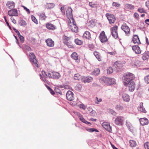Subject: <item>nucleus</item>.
I'll use <instances>...</instances> for the list:
<instances>
[{
    "label": "nucleus",
    "instance_id": "f257e3e1",
    "mask_svg": "<svg viewBox=\"0 0 149 149\" xmlns=\"http://www.w3.org/2000/svg\"><path fill=\"white\" fill-rule=\"evenodd\" d=\"M135 77L133 74L129 73L124 75L123 77L124 85L127 86L132 80L134 79Z\"/></svg>",
    "mask_w": 149,
    "mask_h": 149
},
{
    "label": "nucleus",
    "instance_id": "f03ea898",
    "mask_svg": "<svg viewBox=\"0 0 149 149\" xmlns=\"http://www.w3.org/2000/svg\"><path fill=\"white\" fill-rule=\"evenodd\" d=\"M69 28L73 32H77L78 28L76 25L74 19H71V20H68Z\"/></svg>",
    "mask_w": 149,
    "mask_h": 149
},
{
    "label": "nucleus",
    "instance_id": "7ed1b4c3",
    "mask_svg": "<svg viewBox=\"0 0 149 149\" xmlns=\"http://www.w3.org/2000/svg\"><path fill=\"white\" fill-rule=\"evenodd\" d=\"M100 81L102 83H104L107 85L114 84L115 83V80L113 78H109L105 77H103L100 79Z\"/></svg>",
    "mask_w": 149,
    "mask_h": 149
},
{
    "label": "nucleus",
    "instance_id": "20e7f679",
    "mask_svg": "<svg viewBox=\"0 0 149 149\" xmlns=\"http://www.w3.org/2000/svg\"><path fill=\"white\" fill-rule=\"evenodd\" d=\"M125 118L124 117L119 116H117L115 118L114 123L117 125L122 126L124 123Z\"/></svg>",
    "mask_w": 149,
    "mask_h": 149
},
{
    "label": "nucleus",
    "instance_id": "39448f33",
    "mask_svg": "<svg viewBox=\"0 0 149 149\" xmlns=\"http://www.w3.org/2000/svg\"><path fill=\"white\" fill-rule=\"evenodd\" d=\"M118 27L116 25L111 29V33L112 36L115 39L118 37L117 32Z\"/></svg>",
    "mask_w": 149,
    "mask_h": 149
},
{
    "label": "nucleus",
    "instance_id": "423d86ee",
    "mask_svg": "<svg viewBox=\"0 0 149 149\" xmlns=\"http://www.w3.org/2000/svg\"><path fill=\"white\" fill-rule=\"evenodd\" d=\"M106 16L109 20L110 24H112L114 23L116 19L114 15L111 14L107 13L106 14Z\"/></svg>",
    "mask_w": 149,
    "mask_h": 149
},
{
    "label": "nucleus",
    "instance_id": "0eeeda50",
    "mask_svg": "<svg viewBox=\"0 0 149 149\" xmlns=\"http://www.w3.org/2000/svg\"><path fill=\"white\" fill-rule=\"evenodd\" d=\"M48 76L49 78L58 79L61 77L60 73L56 72H50L48 73Z\"/></svg>",
    "mask_w": 149,
    "mask_h": 149
},
{
    "label": "nucleus",
    "instance_id": "6e6552de",
    "mask_svg": "<svg viewBox=\"0 0 149 149\" xmlns=\"http://www.w3.org/2000/svg\"><path fill=\"white\" fill-rule=\"evenodd\" d=\"M29 56L31 61L35 64L36 67H38V62L36 59V57L34 54L33 52L29 54Z\"/></svg>",
    "mask_w": 149,
    "mask_h": 149
},
{
    "label": "nucleus",
    "instance_id": "1a4fd4ad",
    "mask_svg": "<svg viewBox=\"0 0 149 149\" xmlns=\"http://www.w3.org/2000/svg\"><path fill=\"white\" fill-rule=\"evenodd\" d=\"M29 56L31 61L35 64L36 67H38V62L36 59V57L34 54L33 52L29 54Z\"/></svg>",
    "mask_w": 149,
    "mask_h": 149
},
{
    "label": "nucleus",
    "instance_id": "9d476101",
    "mask_svg": "<svg viewBox=\"0 0 149 149\" xmlns=\"http://www.w3.org/2000/svg\"><path fill=\"white\" fill-rule=\"evenodd\" d=\"M72 9L70 7H68L66 9V15L69 19L68 20H71L72 19H74L72 13Z\"/></svg>",
    "mask_w": 149,
    "mask_h": 149
},
{
    "label": "nucleus",
    "instance_id": "9b49d317",
    "mask_svg": "<svg viewBox=\"0 0 149 149\" xmlns=\"http://www.w3.org/2000/svg\"><path fill=\"white\" fill-rule=\"evenodd\" d=\"M99 39L101 42L102 43L106 42L108 41V39L107 36L104 31H102L100 34Z\"/></svg>",
    "mask_w": 149,
    "mask_h": 149
},
{
    "label": "nucleus",
    "instance_id": "f8f14e48",
    "mask_svg": "<svg viewBox=\"0 0 149 149\" xmlns=\"http://www.w3.org/2000/svg\"><path fill=\"white\" fill-rule=\"evenodd\" d=\"M121 28L125 32L126 34L129 35L130 34V28L125 24H124L122 25Z\"/></svg>",
    "mask_w": 149,
    "mask_h": 149
},
{
    "label": "nucleus",
    "instance_id": "ddd939ff",
    "mask_svg": "<svg viewBox=\"0 0 149 149\" xmlns=\"http://www.w3.org/2000/svg\"><path fill=\"white\" fill-rule=\"evenodd\" d=\"M93 80V78L90 76H84L82 77L81 79V81L85 83H90Z\"/></svg>",
    "mask_w": 149,
    "mask_h": 149
},
{
    "label": "nucleus",
    "instance_id": "4468645a",
    "mask_svg": "<svg viewBox=\"0 0 149 149\" xmlns=\"http://www.w3.org/2000/svg\"><path fill=\"white\" fill-rule=\"evenodd\" d=\"M66 97L68 100L69 101H72L74 99V94L71 91H68L66 94Z\"/></svg>",
    "mask_w": 149,
    "mask_h": 149
},
{
    "label": "nucleus",
    "instance_id": "2eb2a0df",
    "mask_svg": "<svg viewBox=\"0 0 149 149\" xmlns=\"http://www.w3.org/2000/svg\"><path fill=\"white\" fill-rule=\"evenodd\" d=\"M139 121L141 124L143 126L147 125L148 123V120L147 118H140Z\"/></svg>",
    "mask_w": 149,
    "mask_h": 149
},
{
    "label": "nucleus",
    "instance_id": "dca6fc26",
    "mask_svg": "<svg viewBox=\"0 0 149 149\" xmlns=\"http://www.w3.org/2000/svg\"><path fill=\"white\" fill-rule=\"evenodd\" d=\"M102 127L107 131L110 132L111 131V127L109 123L106 122H104L102 124Z\"/></svg>",
    "mask_w": 149,
    "mask_h": 149
},
{
    "label": "nucleus",
    "instance_id": "f3484780",
    "mask_svg": "<svg viewBox=\"0 0 149 149\" xmlns=\"http://www.w3.org/2000/svg\"><path fill=\"white\" fill-rule=\"evenodd\" d=\"M8 14L10 16H17L18 13L16 9H13L9 10L8 12Z\"/></svg>",
    "mask_w": 149,
    "mask_h": 149
},
{
    "label": "nucleus",
    "instance_id": "a211bd4d",
    "mask_svg": "<svg viewBox=\"0 0 149 149\" xmlns=\"http://www.w3.org/2000/svg\"><path fill=\"white\" fill-rule=\"evenodd\" d=\"M129 90L130 91L132 92L135 89L136 85L134 81H131L129 83Z\"/></svg>",
    "mask_w": 149,
    "mask_h": 149
},
{
    "label": "nucleus",
    "instance_id": "6ab92c4d",
    "mask_svg": "<svg viewBox=\"0 0 149 149\" xmlns=\"http://www.w3.org/2000/svg\"><path fill=\"white\" fill-rule=\"evenodd\" d=\"M96 21L95 19H92L89 21L87 23L88 26L89 28H93L95 25Z\"/></svg>",
    "mask_w": 149,
    "mask_h": 149
},
{
    "label": "nucleus",
    "instance_id": "aec40b11",
    "mask_svg": "<svg viewBox=\"0 0 149 149\" xmlns=\"http://www.w3.org/2000/svg\"><path fill=\"white\" fill-rule=\"evenodd\" d=\"M132 41L134 44L141 43L138 36L137 35H134Z\"/></svg>",
    "mask_w": 149,
    "mask_h": 149
},
{
    "label": "nucleus",
    "instance_id": "412c9836",
    "mask_svg": "<svg viewBox=\"0 0 149 149\" xmlns=\"http://www.w3.org/2000/svg\"><path fill=\"white\" fill-rule=\"evenodd\" d=\"M45 42L47 43V45L49 47H53L54 46V42L51 39H47L46 40Z\"/></svg>",
    "mask_w": 149,
    "mask_h": 149
},
{
    "label": "nucleus",
    "instance_id": "4be33fe9",
    "mask_svg": "<svg viewBox=\"0 0 149 149\" xmlns=\"http://www.w3.org/2000/svg\"><path fill=\"white\" fill-rule=\"evenodd\" d=\"M133 50L135 52L136 54H139L141 53V51L139 47L137 45H135L132 47Z\"/></svg>",
    "mask_w": 149,
    "mask_h": 149
},
{
    "label": "nucleus",
    "instance_id": "5701e85b",
    "mask_svg": "<svg viewBox=\"0 0 149 149\" xmlns=\"http://www.w3.org/2000/svg\"><path fill=\"white\" fill-rule=\"evenodd\" d=\"M83 37L87 39L90 40L91 39V35L90 32L88 31H85L83 34Z\"/></svg>",
    "mask_w": 149,
    "mask_h": 149
},
{
    "label": "nucleus",
    "instance_id": "b1692460",
    "mask_svg": "<svg viewBox=\"0 0 149 149\" xmlns=\"http://www.w3.org/2000/svg\"><path fill=\"white\" fill-rule=\"evenodd\" d=\"M46 27L49 30H54L56 29V26L53 24L51 23L46 24Z\"/></svg>",
    "mask_w": 149,
    "mask_h": 149
},
{
    "label": "nucleus",
    "instance_id": "393cba45",
    "mask_svg": "<svg viewBox=\"0 0 149 149\" xmlns=\"http://www.w3.org/2000/svg\"><path fill=\"white\" fill-rule=\"evenodd\" d=\"M138 109L139 111L141 112L144 113L146 112V110L143 107V103H141L139 105L138 108Z\"/></svg>",
    "mask_w": 149,
    "mask_h": 149
},
{
    "label": "nucleus",
    "instance_id": "a878e982",
    "mask_svg": "<svg viewBox=\"0 0 149 149\" xmlns=\"http://www.w3.org/2000/svg\"><path fill=\"white\" fill-rule=\"evenodd\" d=\"M71 57L73 59L75 60H80V58L78 54L76 52H73L71 55Z\"/></svg>",
    "mask_w": 149,
    "mask_h": 149
},
{
    "label": "nucleus",
    "instance_id": "bb28decb",
    "mask_svg": "<svg viewBox=\"0 0 149 149\" xmlns=\"http://www.w3.org/2000/svg\"><path fill=\"white\" fill-rule=\"evenodd\" d=\"M6 6L9 9H12L15 7V4L13 1H8L6 4Z\"/></svg>",
    "mask_w": 149,
    "mask_h": 149
},
{
    "label": "nucleus",
    "instance_id": "cd10ccee",
    "mask_svg": "<svg viewBox=\"0 0 149 149\" xmlns=\"http://www.w3.org/2000/svg\"><path fill=\"white\" fill-rule=\"evenodd\" d=\"M122 97L123 100L125 102H128L130 99V96L126 93H123V94Z\"/></svg>",
    "mask_w": 149,
    "mask_h": 149
},
{
    "label": "nucleus",
    "instance_id": "c85d7f7f",
    "mask_svg": "<svg viewBox=\"0 0 149 149\" xmlns=\"http://www.w3.org/2000/svg\"><path fill=\"white\" fill-rule=\"evenodd\" d=\"M94 54L99 61H101V57L99 52L95 51L94 52Z\"/></svg>",
    "mask_w": 149,
    "mask_h": 149
},
{
    "label": "nucleus",
    "instance_id": "c756f323",
    "mask_svg": "<svg viewBox=\"0 0 149 149\" xmlns=\"http://www.w3.org/2000/svg\"><path fill=\"white\" fill-rule=\"evenodd\" d=\"M130 146L132 147H134L136 145V141L133 140H130L129 141Z\"/></svg>",
    "mask_w": 149,
    "mask_h": 149
},
{
    "label": "nucleus",
    "instance_id": "7c9ffc66",
    "mask_svg": "<svg viewBox=\"0 0 149 149\" xmlns=\"http://www.w3.org/2000/svg\"><path fill=\"white\" fill-rule=\"evenodd\" d=\"M39 16L40 19L42 20H45L46 17L45 15V14L44 13H41L39 14Z\"/></svg>",
    "mask_w": 149,
    "mask_h": 149
},
{
    "label": "nucleus",
    "instance_id": "2f4dec72",
    "mask_svg": "<svg viewBox=\"0 0 149 149\" xmlns=\"http://www.w3.org/2000/svg\"><path fill=\"white\" fill-rule=\"evenodd\" d=\"M100 72V70L98 68L95 69L92 72V74L94 75L95 76L99 74Z\"/></svg>",
    "mask_w": 149,
    "mask_h": 149
},
{
    "label": "nucleus",
    "instance_id": "473e14b6",
    "mask_svg": "<svg viewBox=\"0 0 149 149\" xmlns=\"http://www.w3.org/2000/svg\"><path fill=\"white\" fill-rule=\"evenodd\" d=\"M55 5L53 3H47L45 5L47 9H51L54 7Z\"/></svg>",
    "mask_w": 149,
    "mask_h": 149
},
{
    "label": "nucleus",
    "instance_id": "72a5a7b5",
    "mask_svg": "<svg viewBox=\"0 0 149 149\" xmlns=\"http://www.w3.org/2000/svg\"><path fill=\"white\" fill-rule=\"evenodd\" d=\"M149 57V55L147 52H145L143 54L142 58L143 60H147Z\"/></svg>",
    "mask_w": 149,
    "mask_h": 149
},
{
    "label": "nucleus",
    "instance_id": "f704fd0d",
    "mask_svg": "<svg viewBox=\"0 0 149 149\" xmlns=\"http://www.w3.org/2000/svg\"><path fill=\"white\" fill-rule=\"evenodd\" d=\"M82 77H81L79 74H76L74 75V79L75 80H79L80 79L81 80Z\"/></svg>",
    "mask_w": 149,
    "mask_h": 149
},
{
    "label": "nucleus",
    "instance_id": "c9c22d12",
    "mask_svg": "<svg viewBox=\"0 0 149 149\" xmlns=\"http://www.w3.org/2000/svg\"><path fill=\"white\" fill-rule=\"evenodd\" d=\"M125 7L127 8L132 10L134 8V6L130 4H126L125 5Z\"/></svg>",
    "mask_w": 149,
    "mask_h": 149
},
{
    "label": "nucleus",
    "instance_id": "e433bc0d",
    "mask_svg": "<svg viewBox=\"0 0 149 149\" xmlns=\"http://www.w3.org/2000/svg\"><path fill=\"white\" fill-rule=\"evenodd\" d=\"M95 103L96 104H99L100 102H101L102 101V98H99L98 97H96L95 99Z\"/></svg>",
    "mask_w": 149,
    "mask_h": 149
},
{
    "label": "nucleus",
    "instance_id": "4c0bfd02",
    "mask_svg": "<svg viewBox=\"0 0 149 149\" xmlns=\"http://www.w3.org/2000/svg\"><path fill=\"white\" fill-rule=\"evenodd\" d=\"M80 120L83 123L86 124H88L90 123L89 122L86 121L82 117V116H80L79 118Z\"/></svg>",
    "mask_w": 149,
    "mask_h": 149
},
{
    "label": "nucleus",
    "instance_id": "58836bf2",
    "mask_svg": "<svg viewBox=\"0 0 149 149\" xmlns=\"http://www.w3.org/2000/svg\"><path fill=\"white\" fill-rule=\"evenodd\" d=\"M20 24L21 26H25L27 24L26 22L23 20H20Z\"/></svg>",
    "mask_w": 149,
    "mask_h": 149
},
{
    "label": "nucleus",
    "instance_id": "ea45409f",
    "mask_svg": "<svg viewBox=\"0 0 149 149\" xmlns=\"http://www.w3.org/2000/svg\"><path fill=\"white\" fill-rule=\"evenodd\" d=\"M75 42L76 44L79 45H80L82 44V41L78 39H77L75 40Z\"/></svg>",
    "mask_w": 149,
    "mask_h": 149
},
{
    "label": "nucleus",
    "instance_id": "a19ab883",
    "mask_svg": "<svg viewBox=\"0 0 149 149\" xmlns=\"http://www.w3.org/2000/svg\"><path fill=\"white\" fill-rule=\"evenodd\" d=\"M31 17L32 21L33 22L36 24H37L38 23V22L36 18L33 15L31 16Z\"/></svg>",
    "mask_w": 149,
    "mask_h": 149
},
{
    "label": "nucleus",
    "instance_id": "79ce46f5",
    "mask_svg": "<svg viewBox=\"0 0 149 149\" xmlns=\"http://www.w3.org/2000/svg\"><path fill=\"white\" fill-rule=\"evenodd\" d=\"M69 41H70L69 40V38H68L66 37H64L63 40V43L65 44L67 42H69Z\"/></svg>",
    "mask_w": 149,
    "mask_h": 149
},
{
    "label": "nucleus",
    "instance_id": "37998d69",
    "mask_svg": "<svg viewBox=\"0 0 149 149\" xmlns=\"http://www.w3.org/2000/svg\"><path fill=\"white\" fill-rule=\"evenodd\" d=\"M113 69L111 67H109L107 69V72L108 74H111L113 72Z\"/></svg>",
    "mask_w": 149,
    "mask_h": 149
},
{
    "label": "nucleus",
    "instance_id": "c03bdc74",
    "mask_svg": "<svg viewBox=\"0 0 149 149\" xmlns=\"http://www.w3.org/2000/svg\"><path fill=\"white\" fill-rule=\"evenodd\" d=\"M144 80L146 83L149 84V75H147L145 77Z\"/></svg>",
    "mask_w": 149,
    "mask_h": 149
},
{
    "label": "nucleus",
    "instance_id": "a18cd8bd",
    "mask_svg": "<svg viewBox=\"0 0 149 149\" xmlns=\"http://www.w3.org/2000/svg\"><path fill=\"white\" fill-rule=\"evenodd\" d=\"M65 44L69 48H72L73 47V46L72 45V43L70 41H69V42H67Z\"/></svg>",
    "mask_w": 149,
    "mask_h": 149
},
{
    "label": "nucleus",
    "instance_id": "49530a36",
    "mask_svg": "<svg viewBox=\"0 0 149 149\" xmlns=\"http://www.w3.org/2000/svg\"><path fill=\"white\" fill-rule=\"evenodd\" d=\"M145 149H149V142H147L144 144Z\"/></svg>",
    "mask_w": 149,
    "mask_h": 149
},
{
    "label": "nucleus",
    "instance_id": "de8ad7c7",
    "mask_svg": "<svg viewBox=\"0 0 149 149\" xmlns=\"http://www.w3.org/2000/svg\"><path fill=\"white\" fill-rule=\"evenodd\" d=\"M18 36H19L21 41L22 42H24V37L22 36L20 34Z\"/></svg>",
    "mask_w": 149,
    "mask_h": 149
},
{
    "label": "nucleus",
    "instance_id": "09e8293b",
    "mask_svg": "<svg viewBox=\"0 0 149 149\" xmlns=\"http://www.w3.org/2000/svg\"><path fill=\"white\" fill-rule=\"evenodd\" d=\"M112 6H113L120 7V4L116 2H113L112 3Z\"/></svg>",
    "mask_w": 149,
    "mask_h": 149
},
{
    "label": "nucleus",
    "instance_id": "8fccbe9b",
    "mask_svg": "<svg viewBox=\"0 0 149 149\" xmlns=\"http://www.w3.org/2000/svg\"><path fill=\"white\" fill-rule=\"evenodd\" d=\"M42 73L45 78H47V75L46 72L44 71H42Z\"/></svg>",
    "mask_w": 149,
    "mask_h": 149
},
{
    "label": "nucleus",
    "instance_id": "3c124183",
    "mask_svg": "<svg viewBox=\"0 0 149 149\" xmlns=\"http://www.w3.org/2000/svg\"><path fill=\"white\" fill-rule=\"evenodd\" d=\"M123 107L120 105H117L116 107V108L117 110H120L123 109Z\"/></svg>",
    "mask_w": 149,
    "mask_h": 149
},
{
    "label": "nucleus",
    "instance_id": "603ef678",
    "mask_svg": "<svg viewBox=\"0 0 149 149\" xmlns=\"http://www.w3.org/2000/svg\"><path fill=\"white\" fill-rule=\"evenodd\" d=\"M138 11L141 13H145V10H144L143 8H139L138 9Z\"/></svg>",
    "mask_w": 149,
    "mask_h": 149
},
{
    "label": "nucleus",
    "instance_id": "864d4df0",
    "mask_svg": "<svg viewBox=\"0 0 149 149\" xmlns=\"http://www.w3.org/2000/svg\"><path fill=\"white\" fill-rule=\"evenodd\" d=\"M47 88L49 91L50 92L52 95L55 94V92L53 91V90L49 86L47 87Z\"/></svg>",
    "mask_w": 149,
    "mask_h": 149
},
{
    "label": "nucleus",
    "instance_id": "5fc2aeb1",
    "mask_svg": "<svg viewBox=\"0 0 149 149\" xmlns=\"http://www.w3.org/2000/svg\"><path fill=\"white\" fill-rule=\"evenodd\" d=\"M79 106L80 108H82L83 109H85L86 108V107L84 105V104H79Z\"/></svg>",
    "mask_w": 149,
    "mask_h": 149
},
{
    "label": "nucleus",
    "instance_id": "6e6d98bb",
    "mask_svg": "<svg viewBox=\"0 0 149 149\" xmlns=\"http://www.w3.org/2000/svg\"><path fill=\"white\" fill-rule=\"evenodd\" d=\"M88 130H89V132H93L94 131H96L97 132H98V130H97L93 128H91L89 129H88Z\"/></svg>",
    "mask_w": 149,
    "mask_h": 149
},
{
    "label": "nucleus",
    "instance_id": "4d7b16f0",
    "mask_svg": "<svg viewBox=\"0 0 149 149\" xmlns=\"http://www.w3.org/2000/svg\"><path fill=\"white\" fill-rule=\"evenodd\" d=\"M22 7L24 8V9L27 12L28 14H29L30 13V10L28 8L24 6H22Z\"/></svg>",
    "mask_w": 149,
    "mask_h": 149
},
{
    "label": "nucleus",
    "instance_id": "13d9d810",
    "mask_svg": "<svg viewBox=\"0 0 149 149\" xmlns=\"http://www.w3.org/2000/svg\"><path fill=\"white\" fill-rule=\"evenodd\" d=\"M10 19L12 21V22L14 23V24H16V20L13 17H11Z\"/></svg>",
    "mask_w": 149,
    "mask_h": 149
},
{
    "label": "nucleus",
    "instance_id": "bf43d9fd",
    "mask_svg": "<svg viewBox=\"0 0 149 149\" xmlns=\"http://www.w3.org/2000/svg\"><path fill=\"white\" fill-rule=\"evenodd\" d=\"M4 19H5V21L7 24V25L8 26H9V24L8 23V22L7 21V19H6V16H4Z\"/></svg>",
    "mask_w": 149,
    "mask_h": 149
},
{
    "label": "nucleus",
    "instance_id": "052dcab7",
    "mask_svg": "<svg viewBox=\"0 0 149 149\" xmlns=\"http://www.w3.org/2000/svg\"><path fill=\"white\" fill-rule=\"evenodd\" d=\"M134 16L135 17L136 19L139 18V14L136 13H134Z\"/></svg>",
    "mask_w": 149,
    "mask_h": 149
},
{
    "label": "nucleus",
    "instance_id": "680f3d73",
    "mask_svg": "<svg viewBox=\"0 0 149 149\" xmlns=\"http://www.w3.org/2000/svg\"><path fill=\"white\" fill-rule=\"evenodd\" d=\"M61 10L62 13H65V8L64 7H61Z\"/></svg>",
    "mask_w": 149,
    "mask_h": 149
},
{
    "label": "nucleus",
    "instance_id": "e2e57ef3",
    "mask_svg": "<svg viewBox=\"0 0 149 149\" xmlns=\"http://www.w3.org/2000/svg\"><path fill=\"white\" fill-rule=\"evenodd\" d=\"M125 124L128 127H130V125H131L130 122H128L127 120L126 121Z\"/></svg>",
    "mask_w": 149,
    "mask_h": 149
},
{
    "label": "nucleus",
    "instance_id": "0e129e2a",
    "mask_svg": "<svg viewBox=\"0 0 149 149\" xmlns=\"http://www.w3.org/2000/svg\"><path fill=\"white\" fill-rule=\"evenodd\" d=\"M108 53L110 55H113L116 54V52L115 51L113 52H108Z\"/></svg>",
    "mask_w": 149,
    "mask_h": 149
},
{
    "label": "nucleus",
    "instance_id": "69168bd1",
    "mask_svg": "<svg viewBox=\"0 0 149 149\" xmlns=\"http://www.w3.org/2000/svg\"><path fill=\"white\" fill-rule=\"evenodd\" d=\"M14 30L15 32L17 33L18 36H19V34H20V33L19 32V31L17 30L16 29H14Z\"/></svg>",
    "mask_w": 149,
    "mask_h": 149
},
{
    "label": "nucleus",
    "instance_id": "338daca9",
    "mask_svg": "<svg viewBox=\"0 0 149 149\" xmlns=\"http://www.w3.org/2000/svg\"><path fill=\"white\" fill-rule=\"evenodd\" d=\"M146 6L149 9V1H147L146 3Z\"/></svg>",
    "mask_w": 149,
    "mask_h": 149
},
{
    "label": "nucleus",
    "instance_id": "774afa93",
    "mask_svg": "<svg viewBox=\"0 0 149 149\" xmlns=\"http://www.w3.org/2000/svg\"><path fill=\"white\" fill-rule=\"evenodd\" d=\"M146 23L148 24H149V19H147L145 20Z\"/></svg>",
    "mask_w": 149,
    "mask_h": 149
}]
</instances>
